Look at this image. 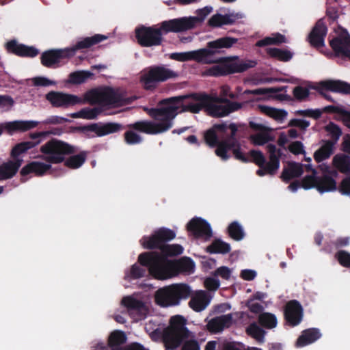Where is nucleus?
<instances>
[{
    "mask_svg": "<svg viewBox=\"0 0 350 350\" xmlns=\"http://www.w3.org/2000/svg\"><path fill=\"white\" fill-rule=\"evenodd\" d=\"M209 96L203 94L180 96L161 100L157 108L148 110L152 121H139L134 127L150 135L164 133L172 127L173 120L178 113L188 111L198 113L206 109Z\"/></svg>",
    "mask_w": 350,
    "mask_h": 350,
    "instance_id": "nucleus-1",
    "label": "nucleus"
},
{
    "mask_svg": "<svg viewBox=\"0 0 350 350\" xmlns=\"http://www.w3.org/2000/svg\"><path fill=\"white\" fill-rule=\"evenodd\" d=\"M139 263L148 268L155 279L165 280L176 276L179 273L190 274L194 271V262L189 258L173 260L156 253H143L138 257Z\"/></svg>",
    "mask_w": 350,
    "mask_h": 350,
    "instance_id": "nucleus-2",
    "label": "nucleus"
},
{
    "mask_svg": "<svg viewBox=\"0 0 350 350\" xmlns=\"http://www.w3.org/2000/svg\"><path fill=\"white\" fill-rule=\"evenodd\" d=\"M238 126L234 123L215 124L205 133L204 139L210 146H217L215 154L222 160L229 158L228 150H231L237 159L248 162V157L241 151L240 144L234 138Z\"/></svg>",
    "mask_w": 350,
    "mask_h": 350,
    "instance_id": "nucleus-3",
    "label": "nucleus"
},
{
    "mask_svg": "<svg viewBox=\"0 0 350 350\" xmlns=\"http://www.w3.org/2000/svg\"><path fill=\"white\" fill-rule=\"evenodd\" d=\"M185 325L186 320L181 316L171 318L170 325L163 330L162 335L163 341L167 350L176 349L185 339L188 340L185 342L182 350H200L198 342L193 339L192 333L187 329Z\"/></svg>",
    "mask_w": 350,
    "mask_h": 350,
    "instance_id": "nucleus-4",
    "label": "nucleus"
},
{
    "mask_svg": "<svg viewBox=\"0 0 350 350\" xmlns=\"http://www.w3.org/2000/svg\"><path fill=\"white\" fill-rule=\"evenodd\" d=\"M237 42V39L231 37H223L208 42L207 48L183 53H174L171 58L180 62L196 60L204 64H213L219 62L215 55L223 49H229Z\"/></svg>",
    "mask_w": 350,
    "mask_h": 350,
    "instance_id": "nucleus-5",
    "label": "nucleus"
},
{
    "mask_svg": "<svg viewBox=\"0 0 350 350\" xmlns=\"http://www.w3.org/2000/svg\"><path fill=\"white\" fill-rule=\"evenodd\" d=\"M106 39L105 36L96 34L94 36L87 37L79 41L72 47L45 51L41 55V63L48 68L55 67L62 59L73 56L77 50L90 47Z\"/></svg>",
    "mask_w": 350,
    "mask_h": 350,
    "instance_id": "nucleus-6",
    "label": "nucleus"
},
{
    "mask_svg": "<svg viewBox=\"0 0 350 350\" xmlns=\"http://www.w3.org/2000/svg\"><path fill=\"white\" fill-rule=\"evenodd\" d=\"M84 100L91 104L113 107L126 105L132 101L131 98L126 96L124 90L111 88L91 90L85 94Z\"/></svg>",
    "mask_w": 350,
    "mask_h": 350,
    "instance_id": "nucleus-7",
    "label": "nucleus"
},
{
    "mask_svg": "<svg viewBox=\"0 0 350 350\" xmlns=\"http://www.w3.org/2000/svg\"><path fill=\"white\" fill-rule=\"evenodd\" d=\"M191 290L185 284H175L161 288L155 293L157 304L163 307L178 305L180 300L189 297Z\"/></svg>",
    "mask_w": 350,
    "mask_h": 350,
    "instance_id": "nucleus-8",
    "label": "nucleus"
},
{
    "mask_svg": "<svg viewBox=\"0 0 350 350\" xmlns=\"http://www.w3.org/2000/svg\"><path fill=\"white\" fill-rule=\"evenodd\" d=\"M306 167L308 170H311L313 174L311 176H306L302 180V187L308 189L312 187H316L321 193L332 191L336 189V181L329 175L337 176V172L334 170H330L328 165L322 164L320 165L321 170L325 174L323 178L317 179L314 176L315 170L312 169L310 165H306Z\"/></svg>",
    "mask_w": 350,
    "mask_h": 350,
    "instance_id": "nucleus-9",
    "label": "nucleus"
},
{
    "mask_svg": "<svg viewBox=\"0 0 350 350\" xmlns=\"http://www.w3.org/2000/svg\"><path fill=\"white\" fill-rule=\"evenodd\" d=\"M211 8L206 7L198 10L197 16L182 17L163 22V28L166 31H172L173 32H182L193 28L198 23L204 21V19L211 12Z\"/></svg>",
    "mask_w": 350,
    "mask_h": 350,
    "instance_id": "nucleus-10",
    "label": "nucleus"
},
{
    "mask_svg": "<svg viewBox=\"0 0 350 350\" xmlns=\"http://www.w3.org/2000/svg\"><path fill=\"white\" fill-rule=\"evenodd\" d=\"M40 152L44 154L45 159L52 163H59L64 160L67 154L75 152L73 146L67 143L52 139L41 146Z\"/></svg>",
    "mask_w": 350,
    "mask_h": 350,
    "instance_id": "nucleus-11",
    "label": "nucleus"
},
{
    "mask_svg": "<svg viewBox=\"0 0 350 350\" xmlns=\"http://www.w3.org/2000/svg\"><path fill=\"white\" fill-rule=\"evenodd\" d=\"M178 77V73L165 66H154L142 73L141 81L146 90L154 88L159 82Z\"/></svg>",
    "mask_w": 350,
    "mask_h": 350,
    "instance_id": "nucleus-12",
    "label": "nucleus"
},
{
    "mask_svg": "<svg viewBox=\"0 0 350 350\" xmlns=\"http://www.w3.org/2000/svg\"><path fill=\"white\" fill-rule=\"evenodd\" d=\"M256 63L252 60L224 61L215 65L208 70L206 73L209 76H221L232 73L243 72L248 68H253Z\"/></svg>",
    "mask_w": 350,
    "mask_h": 350,
    "instance_id": "nucleus-13",
    "label": "nucleus"
},
{
    "mask_svg": "<svg viewBox=\"0 0 350 350\" xmlns=\"http://www.w3.org/2000/svg\"><path fill=\"white\" fill-rule=\"evenodd\" d=\"M163 22L161 23L160 27H142L135 29V36L138 43L145 47H151L159 46L162 43L163 32H173L172 31H166L163 28Z\"/></svg>",
    "mask_w": 350,
    "mask_h": 350,
    "instance_id": "nucleus-14",
    "label": "nucleus"
},
{
    "mask_svg": "<svg viewBox=\"0 0 350 350\" xmlns=\"http://www.w3.org/2000/svg\"><path fill=\"white\" fill-rule=\"evenodd\" d=\"M241 107V103L230 102L227 98H216L214 99L209 96V102L206 111L213 117H223L239 110Z\"/></svg>",
    "mask_w": 350,
    "mask_h": 350,
    "instance_id": "nucleus-15",
    "label": "nucleus"
},
{
    "mask_svg": "<svg viewBox=\"0 0 350 350\" xmlns=\"http://www.w3.org/2000/svg\"><path fill=\"white\" fill-rule=\"evenodd\" d=\"M329 44L336 56L350 60V36L345 29L340 27L336 29Z\"/></svg>",
    "mask_w": 350,
    "mask_h": 350,
    "instance_id": "nucleus-16",
    "label": "nucleus"
},
{
    "mask_svg": "<svg viewBox=\"0 0 350 350\" xmlns=\"http://www.w3.org/2000/svg\"><path fill=\"white\" fill-rule=\"evenodd\" d=\"M175 236V232L172 230L162 228L155 231L152 236L143 237L140 243L146 249H161L165 245V241L173 239Z\"/></svg>",
    "mask_w": 350,
    "mask_h": 350,
    "instance_id": "nucleus-17",
    "label": "nucleus"
},
{
    "mask_svg": "<svg viewBox=\"0 0 350 350\" xmlns=\"http://www.w3.org/2000/svg\"><path fill=\"white\" fill-rule=\"evenodd\" d=\"M46 99L55 107H68L84 103V100L77 96L59 92H51L46 96Z\"/></svg>",
    "mask_w": 350,
    "mask_h": 350,
    "instance_id": "nucleus-18",
    "label": "nucleus"
},
{
    "mask_svg": "<svg viewBox=\"0 0 350 350\" xmlns=\"http://www.w3.org/2000/svg\"><path fill=\"white\" fill-rule=\"evenodd\" d=\"M267 150L269 154V161L267 164L260 167L256 173L258 176H262L265 174H273L280 167V157L281 155L280 150L273 144H268Z\"/></svg>",
    "mask_w": 350,
    "mask_h": 350,
    "instance_id": "nucleus-19",
    "label": "nucleus"
},
{
    "mask_svg": "<svg viewBox=\"0 0 350 350\" xmlns=\"http://www.w3.org/2000/svg\"><path fill=\"white\" fill-rule=\"evenodd\" d=\"M122 304L126 308L129 314L135 321L145 318L148 312V308L146 305L132 296L124 297L122 300Z\"/></svg>",
    "mask_w": 350,
    "mask_h": 350,
    "instance_id": "nucleus-20",
    "label": "nucleus"
},
{
    "mask_svg": "<svg viewBox=\"0 0 350 350\" xmlns=\"http://www.w3.org/2000/svg\"><path fill=\"white\" fill-rule=\"evenodd\" d=\"M314 89L327 99H329V97L325 92V91L350 94V84L341 81H323L318 83Z\"/></svg>",
    "mask_w": 350,
    "mask_h": 350,
    "instance_id": "nucleus-21",
    "label": "nucleus"
},
{
    "mask_svg": "<svg viewBox=\"0 0 350 350\" xmlns=\"http://www.w3.org/2000/svg\"><path fill=\"white\" fill-rule=\"evenodd\" d=\"M187 230L196 238L207 240L212 236L210 225L201 218H193L187 224Z\"/></svg>",
    "mask_w": 350,
    "mask_h": 350,
    "instance_id": "nucleus-22",
    "label": "nucleus"
},
{
    "mask_svg": "<svg viewBox=\"0 0 350 350\" xmlns=\"http://www.w3.org/2000/svg\"><path fill=\"white\" fill-rule=\"evenodd\" d=\"M189 307L196 312L204 310L210 304L213 296L211 293L199 290L190 293Z\"/></svg>",
    "mask_w": 350,
    "mask_h": 350,
    "instance_id": "nucleus-23",
    "label": "nucleus"
},
{
    "mask_svg": "<svg viewBox=\"0 0 350 350\" xmlns=\"http://www.w3.org/2000/svg\"><path fill=\"white\" fill-rule=\"evenodd\" d=\"M38 122L33 120H16L0 124L1 133L5 130L12 135L16 132H25L36 127Z\"/></svg>",
    "mask_w": 350,
    "mask_h": 350,
    "instance_id": "nucleus-24",
    "label": "nucleus"
},
{
    "mask_svg": "<svg viewBox=\"0 0 350 350\" xmlns=\"http://www.w3.org/2000/svg\"><path fill=\"white\" fill-rule=\"evenodd\" d=\"M126 337L123 332L116 330L109 337L108 347L98 346L96 350H129V347H124Z\"/></svg>",
    "mask_w": 350,
    "mask_h": 350,
    "instance_id": "nucleus-25",
    "label": "nucleus"
},
{
    "mask_svg": "<svg viewBox=\"0 0 350 350\" xmlns=\"http://www.w3.org/2000/svg\"><path fill=\"white\" fill-rule=\"evenodd\" d=\"M284 314L287 322L295 326L301 321L302 308L297 301H291L286 306Z\"/></svg>",
    "mask_w": 350,
    "mask_h": 350,
    "instance_id": "nucleus-26",
    "label": "nucleus"
},
{
    "mask_svg": "<svg viewBox=\"0 0 350 350\" xmlns=\"http://www.w3.org/2000/svg\"><path fill=\"white\" fill-rule=\"evenodd\" d=\"M232 323V314L221 315L211 319L207 322V329L212 333H219Z\"/></svg>",
    "mask_w": 350,
    "mask_h": 350,
    "instance_id": "nucleus-27",
    "label": "nucleus"
},
{
    "mask_svg": "<svg viewBox=\"0 0 350 350\" xmlns=\"http://www.w3.org/2000/svg\"><path fill=\"white\" fill-rule=\"evenodd\" d=\"M327 34V28L323 22L319 21L308 37L311 45L319 48L324 46V40Z\"/></svg>",
    "mask_w": 350,
    "mask_h": 350,
    "instance_id": "nucleus-28",
    "label": "nucleus"
},
{
    "mask_svg": "<svg viewBox=\"0 0 350 350\" xmlns=\"http://www.w3.org/2000/svg\"><path fill=\"white\" fill-rule=\"evenodd\" d=\"M9 52L19 56L35 57L38 54V50L33 47L18 44L16 41H10L6 44Z\"/></svg>",
    "mask_w": 350,
    "mask_h": 350,
    "instance_id": "nucleus-29",
    "label": "nucleus"
},
{
    "mask_svg": "<svg viewBox=\"0 0 350 350\" xmlns=\"http://www.w3.org/2000/svg\"><path fill=\"white\" fill-rule=\"evenodd\" d=\"M241 17V14L238 13H230L225 15L217 14L210 18L208 23L212 27H220L224 25H231Z\"/></svg>",
    "mask_w": 350,
    "mask_h": 350,
    "instance_id": "nucleus-30",
    "label": "nucleus"
},
{
    "mask_svg": "<svg viewBox=\"0 0 350 350\" xmlns=\"http://www.w3.org/2000/svg\"><path fill=\"white\" fill-rule=\"evenodd\" d=\"M22 159L10 161L0 165V180L12 178L22 164Z\"/></svg>",
    "mask_w": 350,
    "mask_h": 350,
    "instance_id": "nucleus-31",
    "label": "nucleus"
},
{
    "mask_svg": "<svg viewBox=\"0 0 350 350\" xmlns=\"http://www.w3.org/2000/svg\"><path fill=\"white\" fill-rule=\"evenodd\" d=\"M321 336L319 329L312 328L304 330L296 342L297 347H302L310 345Z\"/></svg>",
    "mask_w": 350,
    "mask_h": 350,
    "instance_id": "nucleus-32",
    "label": "nucleus"
},
{
    "mask_svg": "<svg viewBox=\"0 0 350 350\" xmlns=\"http://www.w3.org/2000/svg\"><path fill=\"white\" fill-rule=\"evenodd\" d=\"M50 164H46L40 161H33L21 170L22 175H27L30 173H34L37 176H42L51 168Z\"/></svg>",
    "mask_w": 350,
    "mask_h": 350,
    "instance_id": "nucleus-33",
    "label": "nucleus"
},
{
    "mask_svg": "<svg viewBox=\"0 0 350 350\" xmlns=\"http://www.w3.org/2000/svg\"><path fill=\"white\" fill-rule=\"evenodd\" d=\"M92 131L98 136H104L109 134L117 133L122 129V125L115 122H108L105 124H94Z\"/></svg>",
    "mask_w": 350,
    "mask_h": 350,
    "instance_id": "nucleus-34",
    "label": "nucleus"
},
{
    "mask_svg": "<svg viewBox=\"0 0 350 350\" xmlns=\"http://www.w3.org/2000/svg\"><path fill=\"white\" fill-rule=\"evenodd\" d=\"M332 165L334 168L342 173L350 172V157L342 154H337L332 159Z\"/></svg>",
    "mask_w": 350,
    "mask_h": 350,
    "instance_id": "nucleus-35",
    "label": "nucleus"
},
{
    "mask_svg": "<svg viewBox=\"0 0 350 350\" xmlns=\"http://www.w3.org/2000/svg\"><path fill=\"white\" fill-rule=\"evenodd\" d=\"M303 165L298 163H289L282 174V178L284 181L301 176L303 173Z\"/></svg>",
    "mask_w": 350,
    "mask_h": 350,
    "instance_id": "nucleus-36",
    "label": "nucleus"
},
{
    "mask_svg": "<svg viewBox=\"0 0 350 350\" xmlns=\"http://www.w3.org/2000/svg\"><path fill=\"white\" fill-rule=\"evenodd\" d=\"M334 143L331 141L325 142L314 154V159L320 163L328 159L334 152Z\"/></svg>",
    "mask_w": 350,
    "mask_h": 350,
    "instance_id": "nucleus-37",
    "label": "nucleus"
},
{
    "mask_svg": "<svg viewBox=\"0 0 350 350\" xmlns=\"http://www.w3.org/2000/svg\"><path fill=\"white\" fill-rule=\"evenodd\" d=\"M273 139V137L269 129L256 133L250 136V142L255 146H263Z\"/></svg>",
    "mask_w": 350,
    "mask_h": 350,
    "instance_id": "nucleus-38",
    "label": "nucleus"
},
{
    "mask_svg": "<svg viewBox=\"0 0 350 350\" xmlns=\"http://www.w3.org/2000/svg\"><path fill=\"white\" fill-rule=\"evenodd\" d=\"M259 109L265 115L273 118L278 122H282L287 116V112L283 109H279L266 105H260Z\"/></svg>",
    "mask_w": 350,
    "mask_h": 350,
    "instance_id": "nucleus-39",
    "label": "nucleus"
},
{
    "mask_svg": "<svg viewBox=\"0 0 350 350\" xmlns=\"http://www.w3.org/2000/svg\"><path fill=\"white\" fill-rule=\"evenodd\" d=\"M286 42L285 36L280 33H272L270 36H267L260 40H258L256 45L259 47L271 45L280 44Z\"/></svg>",
    "mask_w": 350,
    "mask_h": 350,
    "instance_id": "nucleus-40",
    "label": "nucleus"
},
{
    "mask_svg": "<svg viewBox=\"0 0 350 350\" xmlns=\"http://www.w3.org/2000/svg\"><path fill=\"white\" fill-rule=\"evenodd\" d=\"M135 124H136V122L134 123V124H130L129 127L131 129L127 131L124 133L125 142H126V144H130V145L139 144L142 141V137L136 132V131H140V132L146 133V132H144V131H141L139 129H137L135 128L134 125ZM146 134H148V133H146Z\"/></svg>",
    "mask_w": 350,
    "mask_h": 350,
    "instance_id": "nucleus-41",
    "label": "nucleus"
},
{
    "mask_svg": "<svg viewBox=\"0 0 350 350\" xmlns=\"http://www.w3.org/2000/svg\"><path fill=\"white\" fill-rule=\"evenodd\" d=\"M100 113V109L97 107L84 108L80 110L79 111L71 113L70 117L73 118H83L87 120H92L96 118Z\"/></svg>",
    "mask_w": 350,
    "mask_h": 350,
    "instance_id": "nucleus-42",
    "label": "nucleus"
},
{
    "mask_svg": "<svg viewBox=\"0 0 350 350\" xmlns=\"http://www.w3.org/2000/svg\"><path fill=\"white\" fill-rule=\"evenodd\" d=\"M267 54L271 57L279 60L286 62L293 57V53L288 50H283L277 48H267L266 49Z\"/></svg>",
    "mask_w": 350,
    "mask_h": 350,
    "instance_id": "nucleus-43",
    "label": "nucleus"
},
{
    "mask_svg": "<svg viewBox=\"0 0 350 350\" xmlns=\"http://www.w3.org/2000/svg\"><path fill=\"white\" fill-rule=\"evenodd\" d=\"M86 157L85 152H81L79 154L71 156L65 161V165L72 169L79 168L84 163Z\"/></svg>",
    "mask_w": 350,
    "mask_h": 350,
    "instance_id": "nucleus-44",
    "label": "nucleus"
},
{
    "mask_svg": "<svg viewBox=\"0 0 350 350\" xmlns=\"http://www.w3.org/2000/svg\"><path fill=\"white\" fill-rule=\"evenodd\" d=\"M258 322L262 326L267 329L274 328L278 324L276 317L269 312L260 314L258 317Z\"/></svg>",
    "mask_w": 350,
    "mask_h": 350,
    "instance_id": "nucleus-45",
    "label": "nucleus"
},
{
    "mask_svg": "<svg viewBox=\"0 0 350 350\" xmlns=\"http://www.w3.org/2000/svg\"><path fill=\"white\" fill-rule=\"evenodd\" d=\"M248 335L254 338L260 343L264 342L265 332L256 323L250 324L246 329Z\"/></svg>",
    "mask_w": 350,
    "mask_h": 350,
    "instance_id": "nucleus-46",
    "label": "nucleus"
},
{
    "mask_svg": "<svg viewBox=\"0 0 350 350\" xmlns=\"http://www.w3.org/2000/svg\"><path fill=\"white\" fill-rule=\"evenodd\" d=\"M230 237L236 240L240 241L243 239L245 232L241 225L237 221L231 223L228 228Z\"/></svg>",
    "mask_w": 350,
    "mask_h": 350,
    "instance_id": "nucleus-47",
    "label": "nucleus"
},
{
    "mask_svg": "<svg viewBox=\"0 0 350 350\" xmlns=\"http://www.w3.org/2000/svg\"><path fill=\"white\" fill-rule=\"evenodd\" d=\"M40 143V141L37 142H25L20 143L15 146L12 150V154L15 158V161L16 159H19L18 157L22 154L25 152L27 150L35 147L36 145H38Z\"/></svg>",
    "mask_w": 350,
    "mask_h": 350,
    "instance_id": "nucleus-48",
    "label": "nucleus"
},
{
    "mask_svg": "<svg viewBox=\"0 0 350 350\" xmlns=\"http://www.w3.org/2000/svg\"><path fill=\"white\" fill-rule=\"evenodd\" d=\"M207 250L210 253L226 254L230 251V245L221 240H215Z\"/></svg>",
    "mask_w": 350,
    "mask_h": 350,
    "instance_id": "nucleus-49",
    "label": "nucleus"
},
{
    "mask_svg": "<svg viewBox=\"0 0 350 350\" xmlns=\"http://www.w3.org/2000/svg\"><path fill=\"white\" fill-rule=\"evenodd\" d=\"M183 252V248L180 245H165L163 247L161 248L160 252H155L156 254L163 255L165 257H167V255H178L182 254ZM151 253H154L152 252Z\"/></svg>",
    "mask_w": 350,
    "mask_h": 350,
    "instance_id": "nucleus-50",
    "label": "nucleus"
},
{
    "mask_svg": "<svg viewBox=\"0 0 350 350\" xmlns=\"http://www.w3.org/2000/svg\"><path fill=\"white\" fill-rule=\"evenodd\" d=\"M146 269L136 264L133 265L129 272L126 273L125 278L128 280L137 279L145 275Z\"/></svg>",
    "mask_w": 350,
    "mask_h": 350,
    "instance_id": "nucleus-51",
    "label": "nucleus"
},
{
    "mask_svg": "<svg viewBox=\"0 0 350 350\" xmlns=\"http://www.w3.org/2000/svg\"><path fill=\"white\" fill-rule=\"evenodd\" d=\"M325 131L335 142H336L342 134L340 129L335 124L330 122L325 126Z\"/></svg>",
    "mask_w": 350,
    "mask_h": 350,
    "instance_id": "nucleus-52",
    "label": "nucleus"
},
{
    "mask_svg": "<svg viewBox=\"0 0 350 350\" xmlns=\"http://www.w3.org/2000/svg\"><path fill=\"white\" fill-rule=\"evenodd\" d=\"M204 286L210 292H215L219 288L220 282L217 278L208 277L204 280Z\"/></svg>",
    "mask_w": 350,
    "mask_h": 350,
    "instance_id": "nucleus-53",
    "label": "nucleus"
},
{
    "mask_svg": "<svg viewBox=\"0 0 350 350\" xmlns=\"http://www.w3.org/2000/svg\"><path fill=\"white\" fill-rule=\"evenodd\" d=\"M215 277H220L224 280H228L232 275V269L228 267L222 266L217 268L213 273Z\"/></svg>",
    "mask_w": 350,
    "mask_h": 350,
    "instance_id": "nucleus-54",
    "label": "nucleus"
},
{
    "mask_svg": "<svg viewBox=\"0 0 350 350\" xmlns=\"http://www.w3.org/2000/svg\"><path fill=\"white\" fill-rule=\"evenodd\" d=\"M336 258L342 266L350 267V254L349 252L340 251L336 254Z\"/></svg>",
    "mask_w": 350,
    "mask_h": 350,
    "instance_id": "nucleus-55",
    "label": "nucleus"
},
{
    "mask_svg": "<svg viewBox=\"0 0 350 350\" xmlns=\"http://www.w3.org/2000/svg\"><path fill=\"white\" fill-rule=\"evenodd\" d=\"M14 100L8 96H0V111H7L13 106Z\"/></svg>",
    "mask_w": 350,
    "mask_h": 350,
    "instance_id": "nucleus-56",
    "label": "nucleus"
},
{
    "mask_svg": "<svg viewBox=\"0 0 350 350\" xmlns=\"http://www.w3.org/2000/svg\"><path fill=\"white\" fill-rule=\"evenodd\" d=\"M250 155L252 161L259 167H262L264 165L265 163V159L262 153L260 151L251 150L250 152Z\"/></svg>",
    "mask_w": 350,
    "mask_h": 350,
    "instance_id": "nucleus-57",
    "label": "nucleus"
},
{
    "mask_svg": "<svg viewBox=\"0 0 350 350\" xmlns=\"http://www.w3.org/2000/svg\"><path fill=\"white\" fill-rule=\"evenodd\" d=\"M288 150L294 154H305L304 145L301 142H293L288 146Z\"/></svg>",
    "mask_w": 350,
    "mask_h": 350,
    "instance_id": "nucleus-58",
    "label": "nucleus"
},
{
    "mask_svg": "<svg viewBox=\"0 0 350 350\" xmlns=\"http://www.w3.org/2000/svg\"><path fill=\"white\" fill-rule=\"evenodd\" d=\"M294 96L299 100H303L309 95L308 88L303 86H297L293 90Z\"/></svg>",
    "mask_w": 350,
    "mask_h": 350,
    "instance_id": "nucleus-59",
    "label": "nucleus"
},
{
    "mask_svg": "<svg viewBox=\"0 0 350 350\" xmlns=\"http://www.w3.org/2000/svg\"><path fill=\"white\" fill-rule=\"evenodd\" d=\"M247 306L250 310L253 313H260L263 310V306L261 304L257 302L254 299H250L247 301Z\"/></svg>",
    "mask_w": 350,
    "mask_h": 350,
    "instance_id": "nucleus-60",
    "label": "nucleus"
},
{
    "mask_svg": "<svg viewBox=\"0 0 350 350\" xmlns=\"http://www.w3.org/2000/svg\"><path fill=\"white\" fill-rule=\"evenodd\" d=\"M338 190L343 195L350 196V177L345 178L342 180Z\"/></svg>",
    "mask_w": 350,
    "mask_h": 350,
    "instance_id": "nucleus-61",
    "label": "nucleus"
},
{
    "mask_svg": "<svg viewBox=\"0 0 350 350\" xmlns=\"http://www.w3.org/2000/svg\"><path fill=\"white\" fill-rule=\"evenodd\" d=\"M85 78L83 72H76L70 75L69 80L72 83H81L85 81Z\"/></svg>",
    "mask_w": 350,
    "mask_h": 350,
    "instance_id": "nucleus-62",
    "label": "nucleus"
},
{
    "mask_svg": "<svg viewBox=\"0 0 350 350\" xmlns=\"http://www.w3.org/2000/svg\"><path fill=\"white\" fill-rule=\"evenodd\" d=\"M68 120L66 118L61 117V116H51L46 120H45L43 123L48 124H60L62 123H64L66 122H68Z\"/></svg>",
    "mask_w": 350,
    "mask_h": 350,
    "instance_id": "nucleus-63",
    "label": "nucleus"
},
{
    "mask_svg": "<svg viewBox=\"0 0 350 350\" xmlns=\"http://www.w3.org/2000/svg\"><path fill=\"white\" fill-rule=\"evenodd\" d=\"M256 272L252 269H243L241 272V277L247 281L253 280L256 277Z\"/></svg>",
    "mask_w": 350,
    "mask_h": 350,
    "instance_id": "nucleus-64",
    "label": "nucleus"
}]
</instances>
